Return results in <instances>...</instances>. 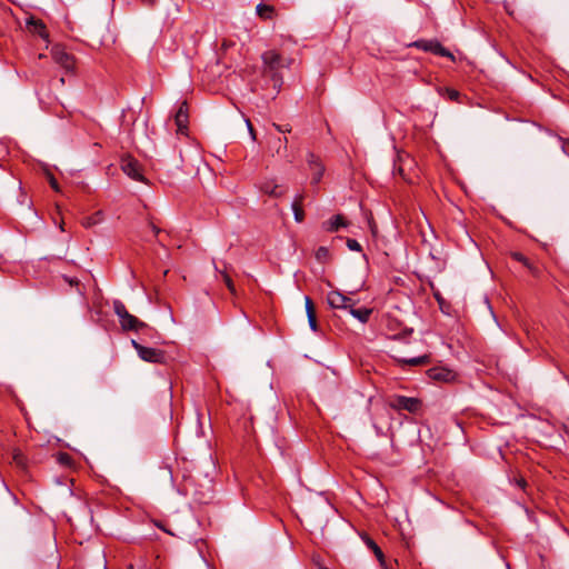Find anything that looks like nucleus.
Listing matches in <instances>:
<instances>
[{
    "label": "nucleus",
    "instance_id": "1",
    "mask_svg": "<svg viewBox=\"0 0 569 569\" xmlns=\"http://www.w3.org/2000/svg\"><path fill=\"white\" fill-rule=\"evenodd\" d=\"M113 311L119 318L120 326L124 331H138L140 329L147 328V325L140 321L137 317L129 313L124 303L120 300L113 301Z\"/></svg>",
    "mask_w": 569,
    "mask_h": 569
},
{
    "label": "nucleus",
    "instance_id": "2",
    "mask_svg": "<svg viewBox=\"0 0 569 569\" xmlns=\"http://www.w3.org/2000/svg\"><path fill=\"white\" fill-rule=\"evenodd\" d=\"M410 47L417 48L425 52H431L439 57H446L455 61V56L447 48H445L437 39H420L412 42Z\"/></svg>",
    "mask_w": 569,
    "mask_h": 569
},
{
    "label": "nucleus",
    "instance_id": "3",
    "mask_svg": "<svg viewBox=\"0 0 569 569\" xmlns=\"http://www.w3.org/2000/svg\"><path fill=\"white\" fill-rule=\"evenodd\" d=\"M389 406L398 411L405 410L410 413H416L421 408V401L418 398L398 395L391 398Z\"/></svg>",
    "mask_w": 569,
    "mask_h": 569
},
{
    "label": "nucleus",
    "instance_id": "4",
    "mask_svg": "<svg viewBox=\"0 0 569 569\" xmlns=\"http://www.w3.org/2000/svg\"><path fill=\"white\" fill-rule=\"evenodd\" d=\"M131 343L142 360L152 363H160L164 360V352L162 350L144 347L136 340H132Z\"/></svg>",
    "mask_w": 569,
    "mask_h": 569
},
{
    "label": "nucleus",
    "instance_id": "5",
    "mask_svg": "<svg viewBox=\"0 0 569 569\" xmlns=\"http://www.w3.org/2000/svg\"><path fill=\"white\" fill-rule=\"evenodd\" d=\"M121 169L132 180L139 181V182L146 181L144 176L141 172V167L134 158H132L130 156L122 158Z\"/></svg>",
    "mask_w": 569,
    "mask_h": 569
},
{
    "label": "nucleus",
    "instance_id": "6",
    "mask_svg": "<svg viewBox=\"0 0 569 569\" xmlns=\"http://www.w3.org/2000/svg\"><path fill=\"white\" fill-rule=\"evenodd\" d=\"M327 302L332 309H345L349 310V308L355 307L356 302L350 297L341 293L338 290H332L327 295Z\"/></svg>",
    "mask_w": 569,
    "mask_h": 569
},
{
    "label": "nucleus",
    "instance_id": "7",
    "mask_svg": "<svg viewBox=\"0 0 569 569\" xmlns=\"http://www.w3.org/2000/svg\"><path fill=\"white\" fill-rule=\"evenodd\" d=\"M51 56L54 62L61 66L67 71L73 70L74 59L69 52L66 51L63 47L54 46L51 49Z\"/></svg>",
    "mask_w": 569,
    "mask_h": 569
},
{
    "label": "nucleus",
    "instance_id": "8",
    "mask_svg": "<svg viewBox=\"0 0 569 569\" xmlns=\"http://www.w3.org/2000/svg\"><path fill=\"white\" fill-rule=\"evenodd\" d=\"M259 190L272 198H281L287 192V188L283 184L277 183L274 179L261 181Z\"/></svg>",
    "mask_w": 569,
    "mask_h": 569
},
{
    "label": "nucleus",
    "instance_id": "9",
    "mask_svg": "<svg viewBox=\"0 0 569 569\" xmlns=\"http://www.w3.org/2000/svg\"><path fill=\"white\" fill-rule=\"evenodd\" d=\"M427 373L430 379L441 382H451L457 376L455 371L445 367L430 368Z\"/></svg>",
    "mask_w": 569,
    "mask_h": 569
},
{
    "label": "nucleus",
    "instance_id": "10",
    "mask_svg": "<svg viewBox=\"0 0 569 569\" xmlns=\"http://www.w3.org/2000/svg\"><path fill=\"white\" fill-rule=\"evenodd\" d=\"M26 28L28 29L29 32H31L32 34H37L39 36L41 39L48 41L49 39V33L47 31V27L46 24L43 23L42 20L40 19H36L33 17H30L27 19L26 21Z\"/></svg>",
    "mask_w": 569,
    "mask_h": 569
},
{
    "label": "nucleus",
    "instance_id": "11",
    "mask_svg": "<svg viewBox=\"0 0 569 569\" xmlns=\"http://www.w3.org/2000/svg\"><path fill=\"white\" fill-rule=\"evenodd\" d=\"M174 121H176V124H177V128H178V132L179 133H186L187 130H188V106H187V102L183 101L176 114H174Z\"/></svg>",
    "mask_w": 569,
    "mask_h": 569
},
{
    "label": "nucleus",
    "instance_id": "12",
    "mask_svg": "<svg viewBox=\"0 0 569 569\" xmlns=\"http://www.w3.org/2000/svg\"><path fill=\"white\" fill-rule=\"evenodd\" d=\"M269 149L277 156L287 157L288 139L281 137L270 138Z\"/></svg>",
    "mask_w": 569,
    "mask_h": 569
},
{
    "label": "nucleus",
    "instance_id": "13",
    "mask_svg": "<svg viewBox=\"0 0 569 569\" xmlns=\"http://www.w3.org/2000/svg\"><path fill=\"white\" fill-rule=\"evenodd\" d=\"M361 539L363 540V542L366 543V546L371 549V551H373L375 556L377 557L380 566L383 568V569H387V566H386V559H385V555L382 552V550L380 549V547L367 535V533H362L361 535Z\"/></svg>",
    "mask_w": 569,
    "mask_h": 569
},
{
    "label": "nucleus",
    "instance_id": "14",
    "mask_svg": "<svg viewBox=\"0 0 569 569\" xmlns=\"http://www.w3.org/2000/svg\"><path fill=\"white\" fill-rule=\"evenodd\" d=\"M395 360L401 367H405V366L417 367V366H425V365L429 363L430 358H429V356L423 355V356L411 357V358L395 357Z\"/></svg>",
    "mask_w": 569,
    "mask_h": 569
},
{
    "label": "nucleus",
    "instance_id": "15",
    "mask_svg": "<svg viewBox=\"0 0 569 569\" xmlns=\"http://www.w3.org/2000/svg\"><path fill=\"white\" fill-rule=\"evenodd\" d=\"M347 221L341 214H336L327 221L322 222V229L327 232H336L341 227H346Z\"/></svg>",
    "mask_w": 569,
    "mask_h": 569
},
{
    "label": "nucleus",
    "instance_id": "16",
    "mask_svg": "<svg viewBox=\"0 0 569 569\" xmlns=\"http://www.w3.org/2000/svg\"><path fill=\"white\" fill-rule=\"evenodd\" d=\"M303 194H297L291 203V209L293 211L295 220L297 222H302L305 219V212L302 209Z\"/></svg>",
    "mask_w": 569,
    "mask_h": 569
},
{
    "label": "nucleus",
    "instance_id": "17",
    "mask_svg": "<svg viewBox=\"0 0 569 569\" xmlns=\"http://www.w3.org/2000/svg\"><path fill=\"white\" fill-rule=\"evenodd\" d=\"M352 317L358 319L361 323H367L369 321V318L372 313V309L361 307V308H355L351 307L348 310Z\"/></svg>",
    "mask_w": 569,
    "mask_h": 569
},
{
    "label": "nucleus",
    "instance_id": "18",
    "mask_svg": "<svg viewBox=\"0 0 569 569\" xmlns=\"http://www.w3.org/2000/svg\"><path fill=\"white\" fill-rule=\"evenodd\" d=\"M257 16L263 20H271L276 16V9L271 4L259 3L256 7Z\"/></svg>",
    "mask_w": 569,
    "mask_h": 569
},
{
    "label": "nucleus",
    "instance_id": "19",
    "mask_svg": "<svg viewBox=\"0 0 569 569\" xmlns=\"http://www.w3.org/2000/svg\"><path fill=\"white\" fill-rule=\"evenodd\" d=\"M262 60L270 69H274L280 63V56L276 51H267L262 54Z\"/></svg>",
    "mask_w": 569,
    "mask_h": 569
},
{
    "label": "nucleus",
    "instance_id": "20",
    "mask_svg": "<svg viewBox=\"0 0 569 569\" xmlns=\"http://www.w3.org/2000/svg\"><path fill=\"white\" fill-rule=\"evenodd\" d=\"M102 220H103V212L97 211L93 214L83 218L81 224L88 229V228H91V227L102 222Z\"/></svg>",
    "mask_w": 569,
    "mask_h": 569
},
{
    "label": "nucleus",
    "instance_id": "21",
    "mask_svg": "<svg viewBox=\"0 0 569 569\" xmlns=\"http://www.w3.org/2000/svg\"><path fill=\"white\" fill-rule=\"evenodd\" d=\"M12 459L18 467L22 469L27 468V458L21 451L14 450Z\"/></svg>",
    "mask_w": 569,
    "mask_h": 569
},
{
    "label": "nucleus",
    "instance_id": "22",
    "mask_svg": "<svg viewBox=\"0 0 569 569\" xmlns=\"http://www.w3.org/2000/svg\"><path fill=\"white\" fill-rule=\"evenodd\" d=\"M312 171V183H319L325 171V167L322 163H317V168H315Z\"/></svg>",
    "mask_w": 569,
    "mask_h": 569
},
{
    "label": "nucleus",
    "instance_id": "23",
    "mask_svg": "<svg viewBox=\"0 0 569 569\" xmlns=\"http://www.w3.org/2000/svg\"><path fill=\"white\" fill-rule=\"evenodd\" d=\"M219 272L221 273L222 280L226 283L228 290L232 295H234L236 293V287H234V283H233L232 279L230 278V276L226 271H219Z\"/></svg>",
    "mask_w": 569,
    "mask_h": 569
},
{
    "label": "nucleus",
    "instance_id": "24",
    "mask_svg": "<svg viewBox=\"0 0 569 569\" xmlns=\"http://www.w3.org/2000/svg\"><path fill=\"white\" fill-rule=\"evenodd\" d=\"M63 280H64L67 283H69L71 287H76V288H77V291H78L81 296H83V295H84L83 290H82V289H81V287H80V282H79V280H78L77 278H72V277L63 276Z\"/></svg>",
    "mask_w": 569,
    "mask_h": 569
},
{
    "label": "nucleus",
    "instance_id": "25",
    "mask_svg": "<svg viewBox=\"0 0 569 569\" xmlns=\"http://www.w3.org/2000/svg\"><path fill=\"white\" fill-rule=\"evenodd\" d=\"M445 97L449 99L450 101H458L460 97V92L456 89L446 88L445 90Z\"/></svg>",
    "mask_w": 569,
    "mask_h": 569
},
{
    "label": "nucleus",
    "instance_id": "26",
    "mask_svg": "<svg viewBox=\"0 0 569 569\" xmlns=\"http://www.w3.org/2000/svg\"><path fill=\"white\" fill-rule=\"evenodd\" d=\"M329 257V250L326 247H319L316 251V258L317 260L323 262Z\"/></svg>",
    "mask_w": 569,
    "mask_h": 569
},
{
    "label": "nucleus",
    "instance_id": "27",
    "mask_svg": "<svg viewBox=\"0 0 569 569\" xmlns=\"http://www.w3.org/2000/svg\"><path fill=\"white\" fill-rule=\"evenodd\" d=\"M307 162L309 164L310 170H313L315 168H317V163H321L319 158L312 152L308 153Z\"/></svg>",
    "mask_w": 569,
    "mask_h": 569
},
{
    "label": "nucleus",
    "instance_id": "28",
    "mask_svg": "<svg viewBox=\"0 0 569 569\" xmlns=\"http://www.w3.org/2000/svg\"><path fill=\"white\" fill-rule=\"evenodd\" d=\"M305 303H306V312L307 317L310 315H316L315 306L310 297H305Z\"/></svg>",
    "mask_w": 569,
    "mask_h": 569
},
{
    "label": "nucleus",
    "instance_id": "29",
    "mask_svg": "<svg viewBox=\"0 0 569 569\" xmlns=\"http://www.w3.org/2000/svg\"><path fill=\"white\" fill-rule=\"evenodd\" d=\"M511 258L522 264H527L529 261V259L526 256L518 251L511 252Z\"/></svg>",
    "mask_w": 569,
    "mask_h": 569
},
{
    "label": "nucleus",
    "instance_id": "30",
    "mask_svg": "<svg viewBox=\"0 0 569 569\" xmlns=\"http://www.w3.org/2000/svg\"><path fill=\"white\" fill-rule=\"evenodd\" d=\"M528 270L529 272L535 276V277H539L540 274V269L538 266H536L535 263H532L530 260L528 261L527 264H523Z\"/></svg>",
    "mask_w": 569,
    "mask_h": 569
},
{
    "label": "nucleus",
    "instance_id": "31",
    "mask_svg": "<svg viewBox=\"0 0 569 569\" xmlns=\"http://www.w3.org/2000/svg\"><path fill=\"white\" fill-rule=\"evenodd\" d=\"M347 246L352 251H360L361 250V246H360V243L356 239H348L347 240Z\"/></svg>",
    "mask_w": 569,
    "mask_h": 569
},
{
    "label": "nucleus",
    "instance_id": "32",
    "mask_svg": "<svg viewBox=\"0 0 569 569\" xmlns=\"http://www.w3.org/2000/svg\"><path fill=\"white\" fill-rule=\"evenodd\" d=\"M272 127L280 133H290L291 132V127L289 124H286V126H281V124H278V123H272Z\"/></svg>",
    "mask_w": 569,
    "mask_h": 569
},
{
    "label": "nucleus",
    "instance_id": "33",
    "mask_svg": "<svg viewBox=\"0 0 569 569\" xmlns=\"http://www.w3.org/2000/svg\"><path fill=\"white\" fill-rule=\"evenodd\" d=\"M308 322H309L310 329L312 331L317 332L318 331V322H317L316 315L308 316Z\"/></svg>",
    "mask_w": 569,
    "mask_h": 569
},
{
    "label": "nucleus",
    "instance_id": "34",
    "mask_svg": "<svg viewBox=\"0 0 569 569\" xmlns=\"http://www.w3.org/2000/svg\"><path fill=\"white\" fill-rule=\"evenodd\" d=\"M58 461L61 463V465H70L71 463V457L68 455V453H59L58 456Z\"/></svg>",
    "mask_w": 569,
    "mask_h": 569
},
{
    "label": "nucleus",
    "instance_id": "35",
    "mask_svg": "<svg viewBox=\"0 0 569 569\" xmlns=\"http://www.w3.org/2000/svg\"><path fill=\"white\" fill-rule=\"evenodd\" d=\"M435 297L439 303L440 310L445 313H448V311L446 310L447 303H446L445 299L439 293H436Z\"/></svg>",
    "mask_w": 569,
    "mask_h": 569
},
{
    "label": "nucleus",
    "instance_id": "36",
    "mask_svg": "<svg viewBox=\"0 0 569 569\" xmlns=\"http://www.w3.org/2000/svg\"><path fill=\"white\" fill-rule=\"evenodd\" d=\"M412 329H405L402 332L400 333H396L392 336L393 339H406L408 336H410L412 333Z\"/></svg>",
    "mask_w": 569,
    "mask_h": 569
},
{
    "label": "nucleus",
    "instance_id": "37",
    "mask_svg": "<svg viewBox=\"0 0 569 569\" xmlns=\"http://www.w3.org/2000/svg\"><path fill=\"white\" fill-rule=\"evenodd\" d=\"M246 124H247L248 131H249V133L251 136V139L256 140V131H254L253 126H252V123L250 122L249 119H246Z\"/></svg>",
    "mask_w": 569,
    "mask_h": 569
},
{
    "label": "nucleus",
    "instance_id": "38",
    "mask_svg": "<svg viewBox=\"0 0 569 569\" xmlns=\"http://www.w3.org/2000/svg\"><path fill=\"white\" fill-rule=\"evenodd\" d=\"M516 482H517L518 487H520L521 489H525V487L527 486V481L522 477L517 479Z\"/></svg>",
    "mask_w": 569,
    "mask_h": 569
},
{
    "label": "nucleus",
    "instance_id": "39",
    "mask_svg": "<svg viewBox=\"0 0 569 569\" xmlns=\"http://www.w3.org/2000/svg\"><path fill=\"white\" fill-rule=\"evenodd\" d=\"M50 186L52 189L58 190V182L53 177L50 178Z\"/></svg>",
    "mask_w": 569,
    "mask_h": 569
},
{
    "label": "nucleus",
    "instance_id": "40",
    "mask_svg": "<svg viewBox=\"0 0 569 569\" xmlns=\"http://www.w3.org/2000/svg\"><path fill=\"white\" fill-rule=\"evenodd\" d=\"M150 227L154 233V236H158L159 232L161 231L156 224H153L152 222H150Z\"/></svg>",
    "mask_w": 569,
    "mask_h": 569
},
{
    "label": "nucleus",
    "instance_id": "41",
    "mask_svg": "<svg viewBox=\"0 0 569 569\" xmlns=\"http://www.w3.org/2000/svg\"><path fill=\"white\" fill-rule=\"evenodd\" d=\"M51 551H52V557L54 559V562L58 565V557L54 556V552H56V547L54 546H51Z\"/></svg>",
    "mask_w": 569,
    "mask_h": 569
},
{
    "label": "nucleus",
    "instance_id": "42",
    "mask_svg": "<svg viewBox=\"0 0 569 569\" xmlns=\"http://www.w3.org/2000/svg\"><path fill=\"white\" fill-rule=\"evenodd\" d=\"M146 6H153L156 0H142Z\"/></svg>",
    "mask_w": 569,
    "mask_h": 569
},
{
    "label": "nucleus",
    "instance_id": "43",
    "mask_svg": "<svg viewBox=\"0 0 569 569\" xmlns=\"http://www.w3.org/2000/svg\"><path fill=\"white\" fill-rule=\"evenodd\" d=\"M320 569H328V568H320Z\"/></svg>",
    "mask_w": 569,
    "mask_h": 569
}]
</instances>
